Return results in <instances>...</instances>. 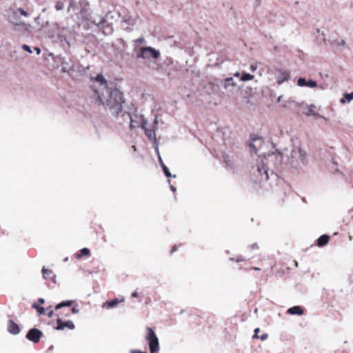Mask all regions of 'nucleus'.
Listing matches in <instances>:
<instances>
[{
    "instance_id": "f257e3e1",
    "label": "nucleus",
    "mask_w": 353,
    "mask_h": 353,
    "mask_svg": "<svg viewBox=\"0 0 353 353\" xmlns=\"http://www.w3.org/2000/svg\"><path fill=\"white\" fill-rule=\"evenodd\" d=\"M68 12L76 17L79 27H82L84 30L101 31L105 35H110L113 32V23L119 17L121 18V28L123 30H132L139 21L137 17L129 13L121 15L119 12L110 11L104 17H91L89 4L85 1L69 0Z\"/></svg>"
},
{
    "instance_id": "f03ea898",
    "label": "nucleus",
    "mask_w": 353,
    "mask_h": 353,
    "mask_svg": "<svg viewBox=\"0 0 353 353\" xmlns=\"http://www.w3.org/2000/svg\"><path fill=\"white\" fill-rule=\"evenodd\" d=\"M91 80L98 82L100 86L99 88H97L95 85L91 86L98 104L103 105L114 117L122 114L124 102L123 93L117 88H109L107 81L101 74L95 78H91Z\"/></svg>"
},
{
    "instance_id": "7ed1b4c3",
    "label": "nucleus",
    "mask_w": 353,
    "mask_h": 353,
    "mask_svg": "<svg viewBox=\"0 0 353 353\" xmlns=\"http://www.w3.org/2000/svg\"><path fill=\"white\" fill-rule=\"evenodd\" d=\"M49 28L50 24L47 21L46 26L41 25V30L46 34L48 37L52 38L53 42L58 43L65 41L66 44H70V43L73 41L74 38V33L73 32L74 29L72 32L68 28L60 29L57 23L52 24V30H50Z\"/></svg>"
},
{
    "instance_id": "20e7f679",
    "label": "nucleus",
    "mask_w": 353,
    "mask_h": 353,
    "mask_svg": "<svg viewBox=\"0 0 353 353\" xmlns=\"http://www.w3.org/2000/svg\"><path fill=\"white\" fill-rule=\"evenodd\" d=\"M73 304V301L68 300L63 301L55 306L57 319V326L55 329L57 330H63L65 329L74 330L75 325L72 321H63V312L61 311L63 307H71Z\"/></svg>"
},
{
    "instance_id": "39448f33",
    "label": "nucleus",
    "mask_w": 353,
    "mask_h": 353,
    "mask_svg": "<svg viewBox=\"0 0 353 353\" xmlns=\"http://www.w3.org/2000/svg\"><path fill=\"white\" fill-rule=\"evenodd\" d=\"M307 154L301 148H295L292 150L288 161L290 164L296 165L299 163H305L306 161Z\"/></svg>"
},
{
    "instance_id": "423d86ee",
    "label": "nucleus",
    "mask_w": 353,
    "mask_h": 353,
    "mask_svg": "<svg viewBox=\"0 0 353 353\" xmlns=\"http://www.w3.org/2000/svg\"><path fill=\"white\" fill-rule=\"evenodd\" d=\"M146 331L147 334L145 336V339L148 342L150 352H159V343L154 331L151 327H147Z\"/></svg>"
},
{
    "instance_id": "0eeeda50",
    "label": "nucleus",
    "mask_w": 353,
    "mask_h": 353,
    "mask_svg": "<svg viewBox=\"0 0 353 353\" xmlns=\"http://www.w3.org/2000/svg\"><path fill=\"white\" fill-rule=\"evenodd\" d=\"M159 56V52L150 47H145L141 49L137 54L138 57L148 59L150 57L157 58Z\"/></svg>"
},
{
    "instance_id": "6e6552de",
    "label": "nucleus",
    "mask_w": 353,
    "mask_h": 353,
    "mask_svg": "<svg viewBox=\"0 0 353 353\" xmlns=\"http://www.w3.org/2000/svg\"><path fill=\"white\" fill-rule=\"evenodd\" d=\"M41 336L42 332L39 330L37 328H32L27 333L26 338L29 341L36 343L40 341Z\"/></svg>"
},
{
    "instance_id": "1a4fd4ad",
    "label": "nucleus",
    "mask_w": 353,
    "mask_h": 353,
    "mask_svg": "<svg viewBox=\"0 0 353 353\" xmlns=\"http://www.w3.org/2000/svg\"><path fill=\"white\" fill-rule=\"evenodd\" d=\"M140 120H141V121H140L141 122L140 126L141 127L142 129L144 130L145 135L151 141L153 140V139H155L156 136H155V130H154V128H152V129L148 128H147V124H148L147 121L145 120L141 117H140Z\"/></svg>"
},
{
    "instance_id": "9d476101",
    "label": "nucleus",
    "mask_w": 353,
    "mask_h": 353,
    "mask_svg": "<svg viewBox=\"0 0 353 353\" xmlns=\"http://www.w3.org/2000/svg\"><path fill=\"white\" fill-rule=\"evenodd\" d=\"M124 302V299L123 298H115L112 300H109V301H107L105 302H104L103 304H102V308L103 309H106V310H110L111 308H114V307H116L119 303H123Z\"/></svg>"
},
{
    "instance_id": "9b49d317",
    "label": "nucleus",
    "mask_w": 353,
    "mask_h": 353,
    "mask_svg": "<svg viewBox=\"0 0 353 353\" xmlns=\"http://www.w3.org/2000/svg\"><path fill=\"white\" fill-rule=\"evenodd\" d=\"M290 72L287 70H278L277 74L276 77V82L278 84H281L284 81H287L290 79Z\"/></svg>"
},
{
    "instance_id": "f8f14e48",
    "label": "nucleus",
    "mask_w": 353,
    "mask_h": 353,
    "mask_svg": "<svg viewBox=\"0 0 353 353\" xmlns=\"http://www.w3.org/2000/svg\"><path fill=\"white\" fill-rule=\"evenodd\" d=\"M16 14H19L23 17H27L28 16V13L24 10L22 8H17L15 10H13L11 11V12L10 13L9 16H8V18H9V21L11 22V23H16V20L14 18V16H16Z\"/></svg>"
},
{
    "instance_id": "ddd939ff",
    "label": "nucleus",
    "mask_w": 353,
    "mask_h": 353,
    "mask_svg": "<svg viewBox=\"0 0 353 353\" xmlns=\"http://www.w3.org/2000/svg\"><path fill=\"white\" fill-rule=\"evenodd\" d=\"M297 85L301 87L307 86L309 88H316L317 86V83L315 81L312 79L307 81L304 78H299L297 81Z\"/></svg>"
},
{
    "instance_id": "4468645a",
    "label": "nucleus",
    "mask_w": 353,
    "mask_h": 353,
    "mask_svg": "<svg viewBox=\"0 0 353 353\" xmlns=\"http://www.w3.org/2000/svg\"><path fill=\"white\" fill-rule=\"evenodd\" d=\"M8 331L12 334H17L20 332L21 329L18 324L14 323L12 320H9L8 322Z\"/></svg>"
},
{
    "instance_id": "2eb2a0df",
    "label": "nucleus",
    "mask_w": 353,
    "mask_h": 353,
    "mask_svg": "<svg viewBox=\"0 0 353 353\" xmlns=\"http://www.w3.org/2000/svg\"><path fill=\"white\" fill-rule=\"evenodd\" d=\"M42 274L43 277L45 279H50L54 283L56 282L55 281V275L53 274L52 271L50 269L46 268L45 267L42 269Z\"/></svg>"
},
{
    "instance_id": "dca6fc26",
    "label": "nucleus",
    "mask_w": 353,
    "mask_h": 353,
    "mask_svg": "<svg viewBox=\"0 0 353 353\" xmlns=\"http://www.w3.org/2000/svg\"><path fill=\"white\" fill-rule=\"evenodd\" d=\"M257 171L261 176V179L268 180V169L264 165V164L262 163L257 167Z\"/></svg>"
},
{
    "instance_id": "f3484780",
    "label": "nucleus",
    "mask_w": 353,
    "mask_h": 353,
    "mask_svg": "<svg viewBox=\"0 0 353 353\" xmlns=\"http://www.w3.org/2000/svg\"><path fill=\"white\" fill-rule=\"evenodd\" d=\"M303 312V309L301 308L300 306H294L288 310V313L291 315H302Z\"/></svg>"
},
{
    "instance_id": "a211bd4d",
    "label": "nucleus",
    "mask_w": 353,
    "mask_h": 353,
    "mask_svg": "<svg viewBox=\"0 0 353 353\" xmlns=\"http://www.w3.org/2000/svg\"><path fill=\"white\" fill-rule=\"evenodd\" d=\"M330 240V236L327 234L321 235L318 239H317V245L319 247H322L327 244Z\"/></svg>"
},
{
    "instance_id": "6ab92c4d",
    "label": "nucleus",
    "mask_w": 353,
    "mask_h": 353,
    "mask_svg": "<svg viewBox=\"0 0 353 353\" xmlns=\"http://www.w3.org/2000/svg\"><path fill=\"white\" fill-rule=\"evenodd\" d=\"M16 20V23H12V24L15 26H23L26 30H28V28H30V25L26 24L21 19V15L16 14L14 17Z\"/></svg>"
},
{
    "instance_id": "aec40b11",
    "label": "nucleus",
    "mask_w": 353,
    "mask_h": 353,
    "mask_svg": "<svg viewBox=\"0 0 353 353\" xmlns=\"http://www.w3.org/2000/svg\"><path fill=\"white\" fill-rule=\"evenodd\" d=\"M307 112H305V114L309 116V115H314V116H316L318 114L317 113V108L315 105L314 104H310L309 105L307 106Z\"/></svg>"
},
{
    "instance_id": "412c9836",
    "label": "nucleus",
    "mask_w": 353,
    "mask_h": 353,
    "mask_svg": "<svg viewBox=\"0 0 353 353\" xmlns=\"http://www.w3.org/2000/svg\"><path fill=\"white\" fill-rule=\"evenodd\" d=\"M90 255V251L88 248H84L79 250L78 253L76 254V258L79 259L83 256H89Z\"/></svg>"
},
{
    "instance_id": "4be33fe9",
    "label": "nucleus",
    "mask_w": 353,
    "mask_h": 353,
    "mask_svg": "<svg viewBox=\"0 0 353 353\" xmlns=\"http://www.w3.org/2000/svg\"><path fill=\"white\" fill-rule=\"evenodd\" d=\"M353 99V92L352 93H345L343 98L341 99V103H345V102H350Z\"/></svg>"
},
{
    "instance_id": "5701e85b",
    "label": "nucleus",
    "mask_w": 353,
    "mask_h": 353,
    "mask_svg": "<svg viewBox=\"0 0 353 353\" xmlns=\"http://www.w3.org/2000/svg\"><path fill=\"white\" fill-rule=\"evenodd\" d=\"M32 307L37 310V312L39 313V314H44L45 312H46V310L43 307L39 305L38 303H34L33 305H32Z\"/></svg>"
},
{
    "instance_id": "b1692460",
    "label": "nucleus",
    "mask_w": 353,
    "mask_h": 353,
    "mask_svg": "<svg viewBox=\"0 0 353 353\" xmlns=\"http://www.w3.org/2000/svg\"><path fill=\"white\" fill-rule=\"evenodd\" d=\"M121 41L123 43V44H125L126 43L128 42H134V43H142L144 41V37H139L138 38H136V39H132V40H123V39H121Z\"/></svg>"
},
{
    "instance_id": "393cba45",
    "label": "nucleus",
    "mask_w": 353,
    "mask_h": 353,
    "mask_svg": "<svg viewBox=\"0 0 353 353\" xmlns=\"http://www.w3.org/2000/svg\"><path fill=\"white\" fill-rule=\"evenodd\" d=\"M67 307V313L65 314V316H70L71 314H77L79 312V310L76 308L75 307H73L70 308V307Z\"/></svg>"
},
{
    "instance_id": "a878e982",
    "label": "nucleus",
    "mask_w": 353,
    "mask_h": 353,
    "mask_svg": "<svg viewBox=\"0 0 353 353\" xmlns=\"http://www.w3.org/2000/svg\"><path fill=\"white\" fill-rule=\"evenodd\" d=\"M253 79H254V76L249 73H243L242 77H241V80L244 81H250V80H252Z\"/></svg>"
},
{
    "instance_id": "bb28decb",
    "label": "nucleus",
    "mask_w": 353,
    "mask_h": 353,
    "mask_svg": "<svg viewBox=\"0 0 353 353\" xmlns=\"http://www.w3.org/2000/svg\"><path fill=\"white\" fill-rule=\"evenodd\" d=\"M55 9L57 11H60V10H62L64 7H65V5H64V3L61 1H59L56 3L55 4Z\"/></svg>"
},
{
    "instance_id": "cd10ccee",
    "label": "nucleus",
    "mask_w": 353,
    "mask_h": 353,
    "mask_svg": "<svg viewBox=\"0 0 353 353\" xmlns=\"http://www.w3.org/2000/svg\"><path fill=\"white\" fill-rule=\"evenodd\" d=\"M161 167H162V169L163 170V172H164L165 175L167 177L171 176V173L170 172L169 169L168 168V167H166L163 163H161Z\"/></svg>"
},
{
    "instance_id": "c85d7f7f",
    "label": "nucleus",
    "mask_w": 353,
    "mask_h": 353,
    "mask_svg": "<svg viewBox=\"0 0 353 353\" xmlns=\"http://www.w3.org/2000/svg\"><path fill=\"white\" fill-rule=\"evenodd\" d=\"M139 125L134 121L133 118L130 119V127L131 128H138Z\"/></svg>"
},
{
    "instance_id": "c756f323",
    "label": "nucleus",
    "mask_w": 353,
    "mask_h": 353,
    "mask_svg": "<svg viewBox=\"0 0 353 353\" xmlns=\"http://www.w3.org/2000/svg\"><path fill=\"white\" fill-rule=\"evenodd\" d=\"M47 310H48V316L49 318H51L53 316V315L54 314V311L51 310L50 307H48L47 308ZM55 315H56V313H55Z\"/></svg>"
},
{
    "instance_id": "7c9ffc66",
    "label": "nucleus",
    "mask_w": 353,
    "mask_h": 353,
    "mask_svg": "<svg viewBox=\"0 0 353 353\" xmlns=\"http://www.w3.org/2000/svg\"><path fill=\"white\" fill-rule=\"evenodd\" d=\"M22 48H23L24 50H26V51H27V52H29L30 53H32V50H31V48H30V46H22Z\"/></svg>"
},
{
    "instance_id": "2f4dec72",
    "label": "nucleus",
    "mask_w": 353,
    "mask_h": 353,
    "mask_svg": "<svg viewBox=\"0 0 353 353\" xmlns=\"http://www.w3.org/2000/svg\"><path fill=\"white\" fill-rule=\"evenodd\" d=\"M260 332V329L259 327L256 328L254 330V334L253 336V338H255V339H259V336H258V334L259 332Z\"/></svg>"
},
{
    "instance_id": "473e14b6",
    "label": "nucleus",
    "mask_w": 353,
    "mask_h": 353,
    "mask_svg": "<svg viewBox=\"0 0 353 353\" xmlns=\"http://www.w3.org/2000/svg\"><path fill=\"white\" fill-rule=\"evenodd\" d=\"M256 68H257V65H256L252 64V65H250V70L252 72L256 71Z\"/></svg>"
},
{
    "instance_id": "72a5a7b5",
    "label": "nucleus",
    "mask_w": 353,
    "mask_h": 353,
    "mask_svg": "<svg viewBox=\"0 0 353 353\" xmlns=\"http://www.w3.org/2000/svg\"><path fill=\"white\" fill-rule=\"evenodd\" d=\"M178 249V246L176 245H174V246H172V249H171V253H174V252H176Z\"/></svg>"
},
{
    "instance_id": "f704fd0d",
    "label": "nucleus",
    "mask_w": 353,
    "mask_h": 353,
    "mask_svg": "<svg viewBox=\"0 0 353 353\" xmlns=\"http://www.w3.org/2000/svg\"><path fill=\"white\" fill-rule=\"evenodd\" d=\"M61 311L62 312H63V319L65 317H67V316H65V314L67 313V308H65V309H63V307H61Z\"/></svg>"
},
{
    "instance_id": "c9c22d12",
    "label": "nucleus",
    "mask_w": 353,
    "mask_h": 353,
    "mask_svg": "<svg viewBox=\"0 0 353 353\" xmlns=\"http://www.w3.org/2000/svg\"><path fill=\"white\" fill-rule=\"evenodd\" d=\"M44 302H45L44 299L42 298H40L38 299V301L37 303H38L39 305H41V304H43Z\"/></svg>"
},
{
    "instance_id": "e433bc0d",
    "label": "nucleus",
    "mask_w": 353,
    "mask_h": 353,
    "mask_svg": "<svg viewBox=\"0 0 353 353\" xmlns=\"http://www.w3.org/2000/svg\"><path fill=\"white\" fill-rule=\"evenodd\" d=\"M250 248L252 250H254V249H258L259 246H258L257 243H253L252 245H250Z\"/></svg>"
},
{
    "instance_id": "4c0bfd02",
    "label": "nucleus",
    "mask_w": 353,
    "mask_h": 353,
    "mask_svg": "<svg viewBox=\"0 0 353 353\" xmlns=\"http://www.w3.org/2000/svg\"><path fill=\"white\" fill-rule=\"evenodd\" d=\"M32 47H33L34 50L36 51L37 54H39L40 53V51H41L40 48H39L38 47H36L34 46H32Z\"/></svg>"
},
{
    "instance_id": "58836bf2",
    "label": "nucleus",
    "mask_w": 353,
    "mask_h": 353,
    "mask_svg": "<svg viewBox=\"0 0 353 353\" xmlns=\"http://www.w3.org/2000/svg\"><path fill=\"white\" fill-rule=\"evenodd\" d=\"M267 337H268V334H263V335H261V339L262 341H264V340H265L267 339Z\"/></svg>"
},
{
    "instance_id": "ea45409f",
    "label": "nucleus",
    "mask_w": 353,
    "mask_h": 353,
    "mask_svg": "<svg viewBox=\"0 0 353 353\" xmlns=\"http://www.w3.org/2000/svg\"><path fill=\"white\" fill-rule=\"evenodd\" d=\"M132 296L133 297H138L139 296V294L137 292H134L132 294Z\"/></svg>"
},
{
    "instance_id": "a19ab883",
    "label": "nucleus",
    "mask_w": 353,
    "mask_h": 353,
    "mask_svg": "<svg viewBox=\"0 0 353 353\" xmlns=\"http://www.w3.org/2000/svg\"><path fill=\"white\" fill-rule=\"evenodd\" d=\"M39 20H40V17H37V18H35V21H36V22L37 23H40Z\"/></svg>"
},
{
    "instance_id": "79ce46f5",
    "label": "nucleus",
    "mask_w": 353,
    "mask_h": 353,
    "mask_svg": "<svg viewBox=\"0 0 353 353\" xmlns=\"http://www.w3.org/2000/svg\"><path fill=\"white\" fill-rule=\"evenodd\" d=\"M132 149L134 151H136L137 150V148H136V146L135 145H132Z\"/></svg>"
},
{
    "instance_id": "37998d69",
    "label": "nucleus",
    "mask_w": 353,
    "mask_h": 353,
    "mask_svg": "<svg viewBox=\"0 0 353 353\" xmlns=\"http://www.w3.org/2000/svg\"><path fill=\"white\" fill-rule=\"evenodd\" d=\"M252 269L253 270H260L261 269L259 268H252Z\"/></svg>"
},
{
    "instance_id": "c03bdc74",
    "label": "nucleus",
    "mask_w": 353,
    "mask_h": 353,
    "mask_svg": "<svg viewBox=\"0 0 353 353\" xmlns=\"http://www.w3.org/2000/svg\"><path fill=\"white\" fill-rule=\"evenodd\" d=\"M281 97H279L278 99V101H281Z\"/></svg>"
},
{
    "instance_id": "a18cd8bd",
    "label": "nucleus",
    "mask_w": 353,
    "mask_h": 353,
    "mask_svg": "<svg viewBox=\"0 0 353 353\" xmlns=\"http://www.w3.org/2000/svg\"><path fill=\"white\" fill-rule=\"evenodd\" d=\"M257 3L259 4L261 3V0H256Z\"/></svg>"
},
{
    "instance_id": "49530a36",
    "label": "nucleus",
    "mask_w": 353,
    "mask_h": 353,
    "mask_svg": "<svg viewBox=\"0 0 353 353\" xmlns=\"http://www.w3.org/2000/svg\"><path fill=\"white\" fill-rule=\"evenodd\" d=\"M283 108H286V107H287V105L283 104Z\"/></svg>"
},
{
    "instance_id": "de8ad7c7",
    "label": "nucleus",
    "mask_w": 353,
    "mask_h": 353,
    "mask_svg": "<svg viewBox=\"0 0 353 353\" xmlns=\"http://www.w3.org/2000/svg\"><path fill=\"white\" fill-rule=\"evenodd\" d=\"M341 44H345L344 41H342Z\"/></svg>"
},
{
    "instance_id": "09e8293b",
    "label": "nucleus",
    "mask_w": 353,
    "mask_h": 353,
    "mask_svg": "<svg viewBox=\"0 0 353 353\" xmlns=\"http://www.w3.org/2000/svg\"><path fill=\"white\" fill-rule=\"evenodd\" d=\"M173 190H175V188L174 187H171Z\"/></svg>"
}]
</instances>
